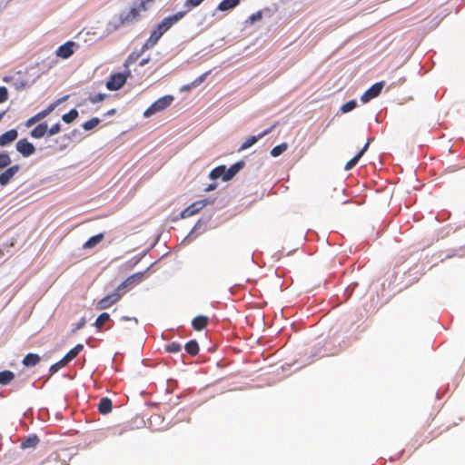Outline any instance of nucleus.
I'll return each mask as SVG.
<instances>
[{"mask_svg":"<svg viewBox=\"0 0 465 465\" xmlns=\"http://www.w3.org/2000/svg\"><path fill=\"white\" fill-rule=\"evenodd\" d=\"M185 15L186 11H180L163 18V21L158 24L155 29L151 33L150 37L143 44L142 51H146L153 48L158 43L163 34L166 33L173 25L182 20Z\"/></svg>","mask_w":465,"mask_h":465,"instance_id":"1","label":"nucleus"},{"mask_svg":"<svg viewBox=\"0 0 465 465\" xmlns=\"http://www.w3.org/2000/svg\"><path fill=\"white\" fill-rule=\"evenodd\" d=\"M174 98L173 95H164L157 99L143 113V116L148 118L159 112L165 110L173 102Z\"/></svg>","mask_w":465,"mask_h":465,"instance_id":"2","label":"nucleus"},{"mask_svg":"<svg viewBox=\"0 0 465 465\" xmlns=\"http://www.w3.org/2000/svg\"><path fill=\"white\" fill-rule=\"evenodd\" d=\"M130 75V71H127L126 74L121 73L114 74L107 81L106 87L111 91H117L124 86L127 80V77Z\"/></svg>","mask_w":465,"mask_h":465,"instance_id":"3","label":"nucleus"},{"mask_svg":"<svg viewBox=\"0 0 465 465\" xmlns=\"http://www.w3.org/2000/svg\"><path fill=\"white\" fill-rule=\"evenodd\" d=\"M119 292L120 291L116 290L114 292L108 294L101 299L96 304V309L105 310L115 304L122 297V294L119 293Z\"/></svg>","mask_w":465,"mask_h":465,"instance_id":"4","label":"nucleus"},{"mask_svg":"<svg viewBox=\"0 0 465 465\" xmlns=\"http://www.w3.org/2000/svg\"><path fill=\"white\" fill-rule=\"evenodd\" d=\"M144 279H145V272H136V273L129 276L126 280H124L117 287V291H122L125 288H132V287L141 283Z\"/></svg>","mask_w":465,"mask_h":465,"instance_id":"5","label":"nucleus"},{"mask_svg":"<svg viewBox=\"0 0 465 465\" xmlns=\"http://www.w3.org/2000/svg\"><path fill=\"white\" fill-rule=\"evenodd\" d=\"M66 99V96L64 97L63 99L61 100H58L53 104H51L49 106H47L45 110L39 112L38 114H36L35 115H34L33 117L29 118L27 121H26V126L27 127H30L32 126L33 124H35V123H37L38 121L42 120L43 118H45V116H47L57 105L58 104L63 101V100H65Z\"/></svg>","mask_w":465,"mask_h":465,"instance_id":"6","label":"nucleus"},{"mask_svg":"<svg viewBox=\"0 0 465 465\" xmlns=\"http://www.w3.org/2000/svg\"><path fill=\"white\" fill-rule=\"evenodd\" d=\"M276 127V124H274L273 125H272L270 128L264 130L263 132H262L260 134H258L257 136L255 135H252V136H249L242 143V145L240 146V148L238 149V152H242V151H244L246 149H248L249 147L252 146L254 143H257V141L262 137H264L265 135L269 134L274 128Z\"/></svg>","mask_w":465,"mask_h":465,"instance_id":"7","label":"nucleus"},{"mask_svg":"<svg viewBox=\"0 0 465 465\" xmlns=\"http://www.w3.org/2000/svg\"><path fill=\"white\" fill-rule=\"evenodd\" d=\"M209 202L207 200H201L193 203L190 206L185 208L182 213V218H189L197 213H199L203 207H205Z\"/></svg>","mask_w":465,"mask_h":465,"instance_id":"8","label":"nucleus"},{"mask_svg":"<svg viewBox=\"0 0 465 465\" xmlns=\"http://www.w3.org/2000/svg\"><path fill=\"white\" fill-rule=\"evenodd\" d=\"M383 88V83L379 82L372 84L364 94L361 96V101L362 103H368L370 100L377 97Z\"/></svg>","mask_w":465,"mask_h":465,"instance_id":"9","label":"nucleus"},{"mask_svg":"<svg viewBox=\"0 0 465 465\" xmlns=\"http://www.w3.org/2000/svg\"><path fill=\"white\" fill-rule=\"evenodd\" d=\"M75 45L76 44L74 42L68 41L56 49L55 54L63 59H67L74 53Z\"/></svg>","mask_w":465,"mask_h":465,"instance_id":"10","label":"nucleus"},{"mask_svg":"<svg viewBox=\"0 0 465 465\" xmlns=\"http://www.w3.org/2000/svg\"><path fill=\"white\" fill-rule=\"evenodd\" d=\"M16 150L25 157L32 155L35 148L27 141V139H21L16 143Z\"/></svg>","mask_w":465,"mask_h":465,"instance_id":"11","label":"nucleus"},{"mask_svg":"<svg viewBox=\"0 0 465 465\" xmlns=\"http://www.w3.org/2000/svg\"><path fill=\"white\" fill-rule=\"evenodd\" d=\"M139 16H140L139 10L136 7H132L128 13L120 15V17H119L120 25H124L131 24V23L136 21L139 18Z\"/></svg>","mask_w":465,"mask_h":465,"instance_id":"12","label":"nucleus"},{"mask_svg":"<svg viewBox=\"0 0 465 465\" xmlns=\"http://www.w3.org/2000/svg\"><path fill=\"white\" fill-rule=\"evenodd\" d=\"M20 167L19 165H13L9 167L7 170H5L4 173L0 174V184L5 186L11 179L15 176V174L19 171Z\"/></svg>","mask_w":465,"mask_h":465,"instance_id":"13","label":"nucleus"},{"mask_svg":"<svg viewBox=\"0 0 465 465\" xmlns=\"http://www.w3.org/2000/svg\"><path fill=\"white\" fill-rule=\"evenodd\" d=\"M373 138L369 139L368 142L365 143V145L362 147V149L353 157L351 158L345 165V170L349 171L352 169L359 162V160L362 157V155L365 153V152L368 150V147L370 145L371 141H372Z\"/></svg>","mask_w":465,"mask_h":465,"instance_id":"14","label":"nucleus"},{"mask_svg":"<svg viewBox=\"0 0 465 465\" xmlns=\"http://www.w3.org/2000/svg\"><path fill=\"white\" fill-rule=\"evenodd\" d=\"M18 136L15 129H11L0 135V146H5L13 143Z\"/></svg>","mask_w":465,"mask_h":465,"instance_id":"15","label":"nucleus"},{"mask_svg":"<svg viewBox=\"0 0 465 465\" xmlns=\"http://www.w3.org/2000/svg\"><path fill=\"white\" fill-rule=\"evenodd\" d=\"M244 165L245 163L243 161H239L228 168L226 171L225 182L232 180L240 172V170L244 167Z\"/></svg>","mask_w":465,"mask_h":465,"instance_id":"16","label":"nucleus"},{"mask_svg":"<svg viewBox=\"0 0 465 465\" xmlns=\"http://www.w3.org/2000/svg\"><path fill=\"white\" fill-rule=\"evenodd\" d=\"M208 322L209 318L207 316L199 315L193 320L192 326L193 330L200 331L208 325Z\"/></svg>","mask_w":465,"mask_h":465,"instance_id":"17","label":"nucleus"},{"mask_svg":"<svg viewBox=\"0 0 465 465\" xmlns=\"http://www.w3.org/2000/svg\"><path fill=\"white\" fill-rule=\"evenodd\" d=\"M241 0H223L217 5V10L225 12L233 9L240 4Z\"/></svg>","mask_w":465,"mask_h":465,"instance_id":"18","label":"nucleus"},{"mask_svg":"<svg viewBox=\"0 0 465 465\" xmlns=\"http://www.w3.org/2000/svg\"><path fill=\"white\" fill-rule=\"evenodd\" d=\"M113 407L112 401L107 398H102L98 404V411L101 414H108L111 412Z\"/></svg>","mask_w":465,"mask_h":465,"instance_id":"19","label":"nucleus"},{"mask_svg":"<svg viewBox=\"0 0 465 465\" xmlns=\"http://www.w3.org/2000/svg\"><path fill=\"white\" fill-rule=\"evenodd\" d=\"M226 171H227V168L225 165L217 166L216 168L212 170V172L210 173V178L213 180L222 178V180L225 182Z\"/></svg>","mask_w":465,"mask_h":465,"instance_id":"20","label":"nucleus"},{"mask_svg":"<svg viewBox=\"0 0 465 465\" xmlns=\"http://www.w3.org/2000/svg\"><path fill=\"white\" fill-rule=\"evenodd\" d=\"M41 361V358L38 354L35 353H28L23 359L22 363L26 367H33L38 364Z\"/></svg>","mask_w":465,"mask_h":465,"instance_id":"21","label":"nucleus"},{"mask_svg":"<svg viewBox=\"0 0 465 465\" xmlns=\"http://www.w3.org/2000/svg\"><path fill=\"white\" fill-rule=\"evenodd\" d=\"M104 233H98L89 238L83 245L84 249H92L104 240Z\"/></svg>","mask_w":465,"mask_h":465,"instance_id":"22","label":"nucleus"},{"mask_svg":"<svg viewBox=\"0 0 465 465\" xmlns=\"http://www.w3.org/2000/svg\"><path fill=\"white\" fill-rule=\"evenodd\" d=\"M47 134V124L45 123L39 124L31 131V136L36 139L42 138Z\"/></svg>","mask_w":465,"mask_h":465,"instance_id":"23","label":"nucleus"},{"mask_svg":"<svg viewBox=\"0 0 465 465\" xmlns=\"http://www.w3.org/2000/svg\"><path fill=\"white\" fill-rule=\"evenodd\" d=\"M40 440L36 435H30L21 442L22 449L35 448Z\"/></svg>","mask_w":465,"mask_h":465,"instance_id":"24","label":"nucleus"},{"mask_svg":"<svg viewBox=\"0 0 465 465\" xmlns=\"http://www.w3.org/2000/svg\"><path fill=\"white\" fill-rule=\"evenodd\" d=\"M83 349H84V345L83 344H77L73 349H71L64 356V358L69 363L71 361H73L74 358H76L78 356V354L83 351Z\"/></svg>","mask_w":465,"mask_h":465,"instance_id":"25","label":"nucleus"},{"mask_svg":"<svg viewBox=\"0 0 465 465\" xmlns=\"http://www.w3.org/2000/svg\"><path fill=\"white\" fill-rule=\"evenodd\" d=\"M184 349L188 354L195 356L199 352V344L195 340H191L185 344Z\"/></svg>","mask_w":465,"mask_h":465,"instance_id":"26","label":"nucleus"},{"mask_svg":"<svg viewBox=\"0 0 465 465\" xmlns=\"http://www.w3.org/2000/svg\"><path fill=\"white\" fill-rule=\"evenodd\" d=\"M110 320V315L107 312L101 313L95 320L94 325L97 330H102L103 326L106 322Z\"/></svg>","mask_w":465,"mask_h":465,"instance_id":"27","label":"nucleus"},{"mask_svg":"<svg viewBox=\"0 0 465 465\" xmlns=\"http://www.w3.org/2000/svg\"><path fill=\"white\" fill-rule=\"evenodd\" d=\"M15 379V373L11 371H0V384H8Z\"/></svg>","mask_w":465,"mask_h":465,"instance_id":"28","label":"nucleus"},{"mask_svg":"<svg viewBox=\"0 0 465 465\" xmlns=\"http://www.w3.org/2000/svg\"><path fill=\"white\" fill-rule=\"evenodd\" d=\"M77 117H78V111L76 109H72L67 114H64L62 116V120L66 124H70V123L74 122Z\"/></svg>","mask_w":465,"mask_h":465,"instance_id":"29","label":"nucleus"},{"mask_svg":"<svg viewBox=\"0 0 465 465\" xmlns=\"http://www.w3.org/2000/svg\"><path fill=\"white\" fill-rule=\"evenodd\" d=\"M287 147H288L287 143H282L272 149L271 155L273 157H277V156L281 155L283 152H285L287 150Z\"/></svg>","mask_w":465,"mask_h":465,"instance_id":"30","label":"nucleus"},{"mask_svg":"<svg viewBox=\"0 0 465 465\" xmlns=\"http://www.w3.org/2000/svg\"><path fill=\"white\" fill-rule=\"evenodd\" d=\"M356 106H357V102L355 100H351L341 105V112L342 114L349 113V112L352 111L353 109H355Z\"/></svg>","mask_w":465,"mask_h":465,"instance_id":"31","label":"nucleus"},{"mask_svg":"<svg viewBox=\"0 0 465 465\" xmlns=\"http://www.w3.org/2000/svg\"><path fill=\"white\" fill-rule=\"evenodd\" d=\"M100 123V120L96 117L94 118H92L88 121H86L85 123H84L83 124V128L86 131H89V130H92L94 129V127H96Z\"/></svg>","mask_w":465,"mask_h":465,"instance_id":"32","label":"nucleus"},{"mask_svg":"<svg viewBox=\"0 0 465 465\" xmlns=\"http://www.w3.org/2000/svg\"><path fill=\"white\" fill-rule=\"evenodd\" d=\"M165 350L171 353H176L181 351L182 344L176 341H173L165 346Z\"/></svg>","mask_w":465,"mask_h":465,"instance_id":"33","label":"nucleus"},{"mask_svg":"<svg viewBox=\"0 0 465 465\" xmlns=\"http://www.w3.org/2000/svg\"><path fill=\"white\" fill-rule=\"evenodd\" d=\"M204 0H186L184 3V7L186 8V14L193 8L200 5Z\"/></svg>","mask_w":465,"mask_h":465,"instance_id":"34","label":"nucleus"},{"mask_svg":"<svg viewBox=\"0 0 465 465\" xmlns=\"http://www.w3.org/2000/svg\"><path fill=\"white\" fill-rule=\"evenodd\" d=\"M68 364V362L65 361V359L63 357L59 361H57L56 363L53 364L51 367H50V371L52 373H54L56 372L58 370H60L61 368L66 366Z\"/></svg>","mask_w":465,"mask_h":465,"instance_id":"35","label":"nucleus"},{"mask_svg":"<svg viewBox=\"0 0 465 465\" xmlns=\"http://www.w3.org/2000/svg\"><path fill=\"white\" fill-rule=\"evenodd\" d=\"M11 163V159L7 153H0V168L8 166Z\"/></svg>","mask_w":465,"mask_h":465,"instance_id":"36","label":"nucleus"},{"mask_svg":"<svg viewBox=\"0 0 465 465\" xmlns=\"http://www.w3.org/2000/svg\"><path fill=\"white\" fill-rule=\"evenodd\" d=\"M105 96H106L105 94H94V95H90L89 96V101L92 104H96V103L102 102L105 98Z\"/></svg>","mask_w":465,"mask_h":465,"instance_id":"37","label":"nucleus"},{"mask_svg":"<svg viewBox=\"0 0 465 465\" xmlns=\"http://www.w3.org/2000/svg\"><path fill=\"white\" fill-rule=\"evenodd\" d=\"M8 99V91L5 86H0V104Z\"/></svg>","mask_w":465,"mask_h":465,"instance_id":"38","label":"nucleus"},{"mask_svg":"<svg viewBox=\"0 0 465 465\" xmlns=\"http://www.w3.org/2000/svg\"><path fill=\"white\" fill-rule=\"evenodd\" d=\"M60 131H61V125L58 123L52 125L50 129L47 128V134L50 136L58 134Z\"/></svg>","mask_w":465,"mask_h":465,"instance_id":"39","label":"nucleus"},{"mask_svg":"<svg viewBox=\"0 0 465 465\" xmlns=\"http://www.w3.org/2000/svg\"><path fill=\"white\" fill-rule=\"evenodd\" d=\"M262 18V14L261 11H258L252 15L249 16V21L252 24L257 21H260Z\"/></svg>","mask_w":465,"mask_h":465,"instance_id":"40","label":"nucleus"},{"mask_svg":"<svg viewBox=\"0 0 465 465\" xmlns=\"http://www.w3.org/2000/svg\"><path fill=\"white\" fill-rule=\"evenodd\" d=\"M153 0H142L139 3V5H138V6L136 8L139 10V12L140 11H146L147 10V5H146L147 3H150V2H153Z\"/></svg>","mask_w":465,"mask_h":465,"instance_id":"41","label":"nucleus"},{"mask_svg":"<svg viewBox=\"0 0 465 465\" xmlns=\"http://www.w3.org/2000/svg\"><path fill=\"white\" fill-rule=\"evenodd\" d=\"M125 431H127V430L120 427V426H115L114 428H113V434L114 435H122L124 434Z\"/></svg>","mask_w":465,"mask_h":465,"instance_id":"42","label":"nucleus"},{"mask_svg":"<svg viewBox=\"0 0 465 465\" xmlns=\"http://www.w3.org/2000/svg\"><path fill=\"white\" fill-rule=\"evenodd\" d=\"M206 74H203L200 75L198 78H196V79L192 83V85H193V86H197V85H199L200 84H202V83L205 80Z\"/></svg>","mask_w":465,"mask_h":465,"instance_id":"43","label":"nucleus"},{"mask_svg":"<svg viewBox=\"0 0 465 465\" xmlns=\"http://www.w3.org/2000/svg\"><path fill=\"white\" fill-rule=\"evenodd\" d=\"M85 324V319L84 318H82L78 322H77V325L75 327V330H79L81 328H83Z\"/></svg>","mask_w":465,"mask_h":465,"instance_id":"44","label":"nucleus"},{"mask_svg":"<svg viewBox=\"0 0 465 465\" xmlns=\"http://www.w3.org/2000/svg\"><path fill=\"white\" fill-rule=\"evenodd\" d=\"M135 59H136V57H133V55H130L127 58V60L125 61V64H124L125 67H128L129 64L134 62Z\"/></svg>","mask_w":465,"mask_h":465,"instance_id":"45","label":"nucleus"},{"mask_svg":"<svg viewBox=\"0 0 465 465\" xmlns=\"http://www.w3.org/2000/svg\"><path fill=\"white\" fill-rule=\"evenodd\" d=\"M122 320H124V321H131V320H132V321H134L136 324L138 323V321H137V319H136V318H130V317L124 316V317L122 318Z\"/></svg>","mask_w":465,"mask_h":465,"instance_id":"46","label":"nucleus"},{"mask_svg":"<svg viewBox=\"0 0 465 465\" xmlns=\"http://www.w3.org/2000/svg\"><path fill=\"white\" fill-rule=\"evenodd\" d=\"M192 84H187L182 87V91H189L192 88Z\"/></svg>","mask_w":465,"mask_h":465,"instance_id":"47","label":"nucleus"},{"mask_svg":"<svg viewBox=\"0 0 465 465\" xmlns=\"http://www.w3.org/2000/svg\"><path fill=\"white\" fill-rule=\"evenodd\" d=\"M216 188V184H210L205 190L206 191H212Z\"/></svg>","mask_w":465,"mask_h":465,"instance_id":"48","label":"nucleus"},{"mask_svg":"<svg viewBox=\"0 0 465 465\" xmlns=\"http://www.w3.org/2000/svg\"><path fill=\"white\" fill-rule=\"evenodd\" d=\"M146 63L145 60H143V62L141 63V64H144Z\"/></svg>","mask_w":465,"mask_h":465,"instance_id":"49","label":"nucleus"}]
</instances>
